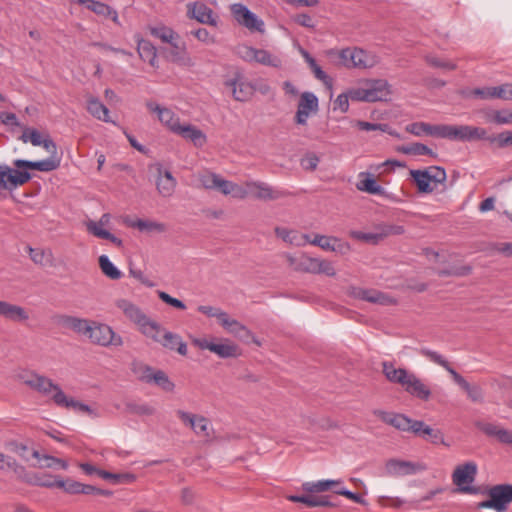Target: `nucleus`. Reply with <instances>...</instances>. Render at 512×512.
Returning <instances> with one entry per match:
<instances>
[{
  "instance_id": "nucleus-1",
  "label": "nucleus",
  "mask_w": 512,
  "mask_h": 512,
  "mask_svg": "<svg viewBox=\"0 0 512 512\" xmlns=\"http://www.w3.org/2000/svg\"><path fill=\"white\" fill-rule=\"evenodd\" d=\"M386 380L400 385L407 393L420 400L427 401L431 397L430 388L414 373L404 368H395L386 363Z\"/></svg>"
},
{
  "instance_id": "nucleus-2",
  "label": "nucleus",
  "mask_w": 512,
  "mask_h": 512,
  "mask_svg": "<svg viewBox=\"0 0 512 512\" xmlns=\"http://www.w3.org/2000/svg\"><path fill=\"white\" fill-rule=\"evenodd\" d=\"M420 353L449 372L454 382L466 392L467 397L472 402L482 403L484 401L482 388L477 384H470L462 375L451 367L449 362L442 355L427 348H422Z\"/></svg>"
},
{
  "instance_id": "nucleus-3",
  "label": "nucleus",
  "mask_w": 512,
  "mask_h": 512,
  "mask_svg": "<svg viewBox=\"0 0 512 512\" xmlns=\"http://www.w3.org/2000/svg\"><path fill=\"white\" fill-rule=\"evenodd\" d=\"M488 499L477 504L478 509H493L497 512L507 510L512 502V484H498L487 490Z\"/></svg>"
},
{
  "instance_id": "nucleus-4",
  "label": "nucleus",
  "mask_w": 512,
  "mask_h": 512,
  "mask_svg": "<svg viewBox=\"0 0 512 512\" xmlns=\"http://www.w3.org/2000/svg\"><path fill=\"white\" fill-rule=\"evenodd\" d=\"M485 137V129L469 125L441 124L440 138L452 141H477Z\"/></svg>"
},
{
  "instance_id": "nucleus-5",
  "label": "nucleus",
  "mask_w": 512,
  "mask_h": 512,
  "mask_svg": "<svg viewBox=\"0 0 512 512\" xmlns=\"http://www.w3.org/2000/svg\"><path fill=\"white\" fill-rule=\"evenodd\" d=\"M116 306L122 310L125 316L135 323L140 332L145 336L151 335L156 329V322L151 320L138 306L126 299H119Z\"/></svg>"
},
{
  "instance_id": "nucleus-6",
  "label": "nucleus",
  "mask_w": 512,
  "mask_h": 512,
  "mask_svg": "<svg viewBox=\"0 0 512 512\" xmlns=\"http://www.w3.org/2000/svg\"><path fill=\"white\" fill-rule=\"evenodd\" d=\"M25 168H11L8 165H0V188L12 191L29 182L32 175Z\"/></svg>"
},
{
  "instance_id": "nucleus-7",
  "label": "nucleus",
  "mask_w": 512,
  "mask_h": 512,
  "mask_svg": "<svg viewBox=\"0 0 512 512\" xmlns=\"http://www.w3.org/2000/svg\"><path fill=\"white\" fill-rule=\"evenodd\" d=\"M87 337L95 344L101 346H121L123 345L122 337L116 334L113 329L106 324H90V330Z\"/></svg>"
},
{
  "instance_id": "nucleus-8",
  "label": "nucleus",
  "mask_w": 512,
  "mask_h": 512,
  "mask_svg": "<svg viewBox=\"0 0 512 512\" xmlns=\"http://www.w3.org/2000/svg\"><path fill=\"white\" fill-rule=\"evenodd\" d=\"M477 474V465L474 462H466L465 464L458 465L453 474L452 480L455 485L460 487V491L464 493L474 494L476 488L469 486L474 482Z\"/></svg>"
},
{
  "instance_id": "nucleus-9",
  "label": "nucleus",
  "mask_w": 512,
  "mask_h": 512,
  "mask_svg": "<svg viewBox=\"0 0 512 512\" xmlns=\"http://www.w3.org/2000/svg\"><path fill=\"white\" fill-rule=\"evenodd\" d=\"M146 337L160 343L167 349L177 350L180 355L184 356L187 354V345L181 340V337L178 334L166 331L157 322L155 331Z\"/></svg>"
},
{
  "instance_id": "nucleus-10",
  "label": "nucleus",
  "mask_w": 512,
  "mask_h": 512,
  "mask_svg": "<svg viewBox=\"0 0 512 512\" xmlns=\"http://www.w3.org/2000/svg\"><path fill=\"white\" fill-rule=\"evenodd\" d=\"M230 10L233 17L240 25L246 27L250 31H264V22L245 5L235 3L231 5Z\"/></svg>"
},
{
  "instance_id": "nucleus-11",
  "label": "nucleus",
  "mask_w": 512,
  "mask_h": 512,
  "mask_svg": "<svg viewBox=\"0 0 512 512\" xmlns=\"http://www.w3.org/2000/svg\"><path fill=\"white\" fill-rule=\"evenodd\" d=\"M246 187L249 188L250 197L261 201H273L287 195L286 192L275 189L262 181H246Z\"/></svg>"
},
{
  "instance_id": "nucleus-12",
  "label": "nucleus",
  "mask_w": 512,
  "mask_h": 512,
  "mask_svg": "<svg viewBox=\"0 0 512 512\" xmlns=\"http://www.w3.org/2000/svg\"><path fill=\"white\" fill-rule=\"evenodd\" d=\"M424 470H426V465L420 462H412L396 458L386 461V474L390 476L400 477L414 475Z\"/></svg>"
},
{
  "instance_id": "nucleus-13",
  "label": "nucleus",
  "mask_w": 512,
  "mask_h": 512,
  "mask_svg": "<svg viewBox=\"0 0 512 512\" xmlns=\"http://www.w3.org/2000/svg\"><path fill=\"white\" fill-rule=\"evenodd\" d=\"M19 377L24 384L44 395H48L51 391L57 394L59 390H62L57 384H54L51 379L37 373L27 372L21 374Z\"/></svg>"
},
{
  "instance_id": "nucleus-14",
  "label": "nucleus",
  "mask_w": 512,
  "mask_h": 512,
  "mask_svg": "<svg viewBox=\"0 0 512 512\" xmlns=\"http://www.w3.org/2000/svg\"><path fill=\"white\" fill-rule=\"evenodd\" d=\"M187 17L195 19L201 24H207L216 27L218 24L217 17L214 12L206 4L202 2H191L187 4Z\"/></svg>"
},
{
  "instance_id": "nucleus-15",
  "label": "nucleus",
  "mask_w": 512,
  "mask_h": 512,
  "mask_svg": "<svg viewBox=\"0 0 512 512\" xmlns=\"http://www.w3.org/2000/svg\"><path fill=\"white\" fill-rule=\"evenodd\" d=\"M110 220L111 215L109 213H104L98 222L90 220L86 223L87 231L95 237L108 240L116 246L121 247L123 245L122 240L110 233L108 230L102 228L103 226L109 225Z\"/></svg>"
},
{
  "instance_id": "nucleus-16",
  "label": "nucleus",
  "mask_w": 512,
  "mask_h": 512,
  "mask_svg": "<svg viewBox=\"0 0 512 512\" xmlns=\"http://www.w3.org/2000/svg\"><path fill=\"white\" fill-rule=\"evenodd\" d=\"M338 63L347 68H365L366 54L361 49L345 48L338 52Z\"/></svg>"
},
{
  "instance_id": "nucleus-17",
  "label": "nucleus",
  "mask_w": 512,
  "mask_h": 512,
  "mask_svg": "<svg viewBox=\"0 0 512 512\" xmlns=\"http://www.w3.org/2000/svg\"><path fill=\"white\" fill-rule=\"evenodd\" d=\"M224 84L231 89L233 98L239 102L248 101L254 92L253 86L244 81L240 75H236L233 79L226 80Z\"/></svg>"
},
{
  "instance_id": "nucleus-18",
  "label": "nucleus",
  "mask_w": 512,
  "mask_h": 512,
  "mask_svg": "<svg viewBox=\"0 0 512 512\" xmlns=\"http://www.w3.org/2000/svg\"><path fill=\"white\" fill-rule=\"evenodd\" d=\"M54 323L62 328L70 329L76 333L87 336L90 330V322L75 316L59 314L53 317Z\"/></svg>"
},
{
  "instance_id": "nucleus-19",
  "label": "nucleus",
  "mask_w": 512,
  "mask_h": 512,
  "mask_svg": "<svg viewBox=\"0 0 512 512\" xmlns=\"http://www.w3.org/2000/svg\"><path fill=\"white\" fill-rule=\"evenodd\" d=\"M471 95L481 99L498 98L502 100H512V84H503L496 87L475 88Z\"/></svg>"
},
{
  "instance_id": "nucleus-20",
  "label": "nucleus",
  "mask_w": 512,
  "mask_h": 512,
  "mask_svg": "<svg viewBox=\"0 0 512 512\" xmlns=\"http://www.w3.org/2000/svg\"><path fill=\"white\" fill-rule=\"evenodd\" d=\"M52 399L58 406L73 409L79 413H86L94 418L99 416V414L87 404L73 398H68L62 390H59L57 394H54Z\"/></svg>"
},
{
  "instance_id": "nucleus-21",
  "label": "nucleus",
  "mask_w": 512,
  "mask_h": 512,
  "mask_svg": "<svg viewBox=\"0 0 512 512\" xmlns=\"http://www.w3.org/2000/svg\"><path fill=\"white\" fill-rule=\"evenodd\" d=\"M14 167L38 170L41 172H50L56 170L60 166L59 157H49L40 161H30L24 159H16L13 161Z\"/></svg>"
},
{
  "instance_id": "nucleus-22",
  "label": "nucleus",
  "mask_w": 512,
  "mask_h": 512,
  "mask_svg": "<svg viewBox=\"0 0 512 512\" xmlns=\"http://www.w3.org/2000/svg\"><path fill=\"white\" fill-rule=\"evenodd\" d=\"M141 369L143 370L142 375H140L141 380L147 383L154 382L167 392H171L174 389V383L169 380L165 372L161 370L154 372L149 366H141Z\"/></svg>"
},
{
  "instance_id": "nucleus-23",
  "label": "nucleus",
  "mask_w": 512,
  "mask_h": 512,
  "mask_svg": "<svg viewBox=\"0 0 512 512\" xmlns=\"http://www.w3.org/2000/svg\"><path fill=\"white\" fill-rule=\"evenodd\" d=\"M386 423L403 432L418 433L419 427H422V421L413 420L403 414L386 415Z\"/></svg>"
},
{
  "instance_id": "nucleus-24",
  "label": "nucleus",
  "mask_w": 512,
  "mask_h": 512,
  "mask_svg": "<svg viewBox=\"0 0 512 512\" xmlns=\"http://www.w3.org/2000/svg\"><path fill=\"white\" fill-rule=\"evenodd\" d=\"M287 499L291 502L295 503H303L308 507H333L336 506L335 503H333L330 500V496H317L313 493H308L304 495H289L287 496Z\"/></svg>"
},
{
  "instance_id": "nucleus-25",
  "label": "nucleus",
  "mask_w": 512,
  "mask_h": 512,
  "mask_svg": "<svg viewBox=\"0 0 512 512\" xmlns=\"http://www.w3.org/2000/svg\"><path fill=\"white\" fill-rule=\"evenodd\" d=\"M476 427L487 436L496 437L503 444H512V431L487 422H477Z\"/></svg>"
},
{
  "instance_id": "nucleus-26",
  "label": "nucleus",
  "mask_w": 512,
  "mask_h": 512,
  "mask_svg": "<svg viewBox=\"0 0 512 512\" xmlns=\"http://www.w3.org/2000/svg\"><path fill=\"white\" fill-rule=\"evenodd\" d=\"M406 131L418 137L428 135L440 138L441 124L433 125L426 122H414L406 126Z\"/></svg>"
},
{
  "instance_id": "nucleus-27",
  "label": "nucleus",
  "mask_w": 512,
  "mask_h": 512,
  "mask_svg": "<svg viewBox=\"0 0 512 512\" xmlns=\"http://www.w3.org/2000/svg\"><path fill=\"white\" fill-rule=\"evenodd\" d=\"M176 129H178V131L175 134L182 136L186 140L192 141L196 147H202L206 143L205 134L191 124H184Z\"/></svg>"
},
{
  "instance_id": "nucleus-28",
  "label": "nucleus",
  "mask_w": 512,
  "mask_h": 512,
  "mask_svg": "<svg viewBox=\"0 0 512 512\" xmlns=\"http://www.w3.org/2000/svg\"><path fill=\"white\" fill-rule=\"evenodd\" d=\"M289 266L297 272L313 273V261L314 257H310L307 254H300L293 256L290 254L285 255Z\"/></svg>"
},
{
  "instance_id": "nucleus-29",
  "label": "nucleus",
  "mask_w": 512,
  "mask_h": 512,
  "mask_svg": "<svg viewBox=\"0 0 512 512\" xmlns=\"http://www.w3.org/2000/svg\"><path fill=\"white\" fill-rule=\"evenodd\" d=\"M347 94L352 101L375 102L382 100L383 92L381 89L352 88Z\"/></svg>"
},
{
  "instance_id": "nucleus-30",
  "label": "nucleus",
  "mask_w": 512,
  "mask_h": 512,
  "mask_svg": "<svg viewBox=\"0 0 512 512\" xmlns=\"http://www.w3.org/2000/svg\"><path fill=\"white\" fill-rule=\"evenodd\" d=\"M159 177L156 182V187L158 192L163 197H170L175 190L176 187V179L172 176L170 171H165L162 175L161 168H158Z\"/></svg>"
},
{
  "instance_id": "nucleus-31",
  "label": "nucleus",
  "mask_w": 512,
  "mask_h": 512,
  "mask_svg": "<svg viewBox=\"0 0 512 512\" xmlns=\"http://www.w3.org/2000/svg\"><path fill=\"white\" fill-rule=\"evenodd\" d=\"M137 51L143 61H147L152 67L157 65V50L156 47L149 41L143 38H137Z\"/></svg>"
},
{
  "instance_id": "nucleus-32",
  "label": "nucleus",
  "mask_w": 512,
  "mask_h": 512,
  "mask_svg": "<svg viewBox=\"0 0 512 512\" xmlns=\"http://www.w3.org/2000/svg\"><path fill=\"white\" fill-rule=\"evenodd\" d=\"M0 316L11 321H26L29 318L27 311L23 307L6 301L2 302Z\"/></svg>"
},
{
  "instance_id": "nucleus-33",
  "label": "nucleus",
  "mask_w": 512,
  "mask_h": 512,
  "mask_svg": "<svg viewBox=\"0 0 512 512\" xmlns=\"http://www.w3.org/2000/svg\"><path fill=\"white\" fill-rule=\"evenodd\" d=\"M349 294L354 298L365 300L371 303L382 304L384 301V295L373 289H363L360 287H351Z\"/></svg>"
},
{
  "instance_id": "nucleus-34",
  "label": "nucleus",
  "mask_w": 512,
  "mask_h": 512,
  "mask_svg": "<svg viewBox=\"0 0 512 512\" xmlns=\"http://www.w3.org/2000/svg\"><path fill=\"white\" fill-rule=\"evenodd\" d=\"M89 10L105 19L110 18L114 23L119 24L118 13L109 5L96 0L89 2Z\"/></svg>"
},
{
  "instance_id": "nucleus-35",
  "label": "nucleus",
  "mask_w": 512,
  "mask_h": 512,
  "mask_svg": "<svg viewBox=\"0 0 512 512\" xmlns=\"http://www.w3.org/2000/svg\"><path fill=\"white\" fill-rule=\"evenodd\" d=\"M88 112L98 120L110 122L109 109L98 98L91 97L87 102Z\"/></svg>"
},
{
  "instance_id": "nucleus-36",
  "label": "nucleus",
  "mask_w": 512,
  "mask_h": 512,
  "mask_svg": "<svg viewBox=\"0 0 512 512\" xmlns=\"http://www.w3.org/2000/svg\"><path fill=\"white\" fill-rule=\"evenodd\" d=\"M210 351L218 355L220 358H234L239 355V347L228 341L222 343H213Z\"/></svg>"
},
{
  "instance_id": "nucleus-37",
  "label": "nucleus",
  "mask_w": 512,
  "mask_h": 512,
  "mask_svg": "<svg viewBox=\"0 0 512 512\" xmlns=\"http://www.w3.org/2000/svg\"><path fill=\"white\" fill-rule=\"evenodd\" d=\"M148 29L153 37L159 38L163 43L169 44L173 43L175 40H179V35L168 26H149Z\"/></svg>"
},
{
  "instance_id": "nucleus-38",
  "label": "nucleus",
  "mask_w": 512,
  "mask_h": 512,
  "mask_svg": "<svg viewBox=\"0 0 512 512\" xmlns=\"http://www.w3.org/2000/svg\"><path fill=\"white\" fill-rule=\"evenodd\" d=\"M410 174L421 193H431L435 189L432 185L429 174L425 170H411Z\"/></svg>"
},
{
  "instance_id": "nucleus-39",
  "label": "nucleus",
  "mask_w": 512,
  "mask_h": 512,
  "mask_svg": "<svg viewBox=\"0 0 512 512\" xmlns=\"http://www.w3.org/2000/svg\"><path fill=\"white\" fill-rule=\"evenodd\" d=\"M7 470L13 471L16 478L24 483L31 485L35 473H30L26 468L19 464L13 457L7 462Z\"/></svg>"
},
{
  "instance_id": "nucleus-40",
  "label": "nucleus",
  "mask_w": 512,
  "mask_h": 512,
  "mask_svg": "<svg viewBox=\"0 0 512 512\" xmlns=\"http://www.w3.org/2000/svg\"><path fill=\"white\" fill-rule=\"evenodd\" d=\"M99 267L102 273L112 279L119 280L122 277V272L110 261L107 255H101L98 259Z\"/></svg>"
},
{
  "instance_id": "nucleus-41",
  "label": "nucleus",
  "mask_w": 512,
  "mask_h": 512,
  "mask_svg": "<svg viewBox=\"0 0 512 512\" xmlns=\"http://www.w3.org/2000/svg\"><path fill=\"white\" fill-rule=\"evenodd\" d=\"M172 49L169 51L168 58L171 62L176 63L178 65H188L190 62L189 57L187 56L185 47H181L178 44V40L173 41V43H169Z\"/></svg>"
},
{
  "instance_id": "nucleus-42",
  "label": "nucleus",
  "mask_w": 512,
  "mask_h": 512,
  "mask_svg": "<svg viewBox=\"0 0 512 512\" xmlns=\"http://www.w3.org/2000/svg\"><path fill=\"white\" fill-rule=\"evenodd\" d=\"M340 480H319L317 482H305L302 488L307 493H320L329 490L332 486L339 485Z\"/></svg>"
},
{
  "instance_id": "nucleus-43",
  "label": "nucleus",
  "mask_w": 512,
  "mask_h": 512,
  "mask_svg": "<svg viewBox=\"0 0 512 512\" xmlns=\"http://www.w3.org/2000/svg\"><path fill=\"white\" fill-rule=\"evenodd\" d=\"M482 140L488 141L491 146L497 149L511 147L510 131H503L496 135H488L485 130V137Z\"/></svg>"
},
{
  "instance_id": "nucleus-44",
  "label": "nucleus",
  "mask_w": 512,
  "mask_h": 512,
  "mask_svg": "<svg viewBox=\"0 0 512 512\" xmlns=\"http://www.w3.org/2000/svg\"><path fill=\"white\" fill-rule=\"evenodd\" d=\"M298 108L309 113H316L319 108L317 96L312 92H303L300 96Z\"/></svg>"
},
{
  "instance_id": "nucleus-45",
  "label": "nucleus",
  "mask_w": 512,
  "mask_h": 512,
  "mask_svg": "<svg viewBox=\"0 0 512 512\" xmlns=\"http://www.w3.org/2000/svg\"><path fill=\"white\" fill-rule=\"evenodd\" d=\"M415 435L421 436L433 444L444 443V437L442 432L438 429L431 428L430 426L426 425L423 421L422 427H419L418 433H415Z\"/></svg>"
},
{
  "instance_id": "nucleus-46",
  "label": "nucleus",
  "mask_w": 512,
  "mask_h": 512,
  "mask_svg": "<svg viewBox=\"0 0 512 512\" xmlns=\"http://www.w3.org/2000/svg\"><path fill=\"white\" fill-rule=\"evenodd\" d=\"M254 62L276 68L281 66V60L264 49H256V56Z\"/></svg>"
},
{
  "instance_id": "nucleus-47",
  "label": "nucleus",
  "mask_w": 512,
  "mask_h": 512,
  "mask_svg": "<svg viewBox=\"0 0 512 512\" xmlns=\"http://www.w3.org/2000/svg\"><path fill=\"white\" fill-rule=\"evenodd\" d=\"M100 477L114 484L133 483L136 480V476L132 473H111L105 470L100 472Z\"/></svg>"
},
{
  "instance_id": "nucleus-48",
  "label": "nucleus",
  "mask_w": 512,
  "mask_h": 512,
  "mask_svg": "<svg viewBox=\"0 0 512 512\" xmlns=\"http://www.w3.org/2000/svg\"><path fill=\"white\" fill-rule=\"evenodd\" d=\"M159 120L165 124L173 133H176L182 124L179 122V118L168 108H164L163 111H159Z\"/></svg>"
},
{
  "instance_id": "nucleus-49",
  "label": "nucleus",
  "mask_w": 512,
  "mask_h": 512,
  "mask_svg": "<svg viewBox=\"0 0 512 512\" xmlns=\"http://www.w3.org/2000/svg\"><path fill=\"white\" fill-rule=\"evenodd\" d=\"M60 476H52L50 474L38 475L35 474L31 485L45 487V488H58V482L61 481Z\"/></svg>"
},
{
  "instance_id": "nucleus-50",
  "label": "nucleus",
  "mask_w": 512,
  "mask_h": 512,
  "mask_svg": "<svg viewBox=\"0 0 512 512\" xmlns=\"http://www.w3.org/2000/svg\"><path fill=\"white\" fill-rule=\"evenodd\" d=\"M472 267L469 265L463 266H452L450 268L438 269L436 273L440 277L446 276H454V277H463L467 276L471 273Z\"/></svg>"
},
{
  "instance_id": "nucleus-51",
  "label": "nucleus",
  "mask_w": 512,
  "mask_h": 512,
  "mask_svg": "<svg viewBox=\"0 0 512 512\" xmlns=\"http://www.w3.org/2000/svg\"><path fill=\"white\" fill-rule=\"evenodd\" d=\"M313 273L312 274H324L327 276H335L336 271L332 264V262L328 260H321L319 258H314L313 261Z\"/></svg>"
},
{
  "instance_id": "nucleus-52",
  "label": "nucleus",
  "mask_w": 512,
  "mask_h": 512,
  "mask_svg": "<svg viewBox=\"0 0 512 512\" xmlns=\"http://www.w3.org/2000/svg\"><path fill=\"white\" fill-rule=\"evenodd\" d=\"M125 410H126V412H128L130 414H135V415H139V416L152 415L155 412V409L153 407L149 406L148 404L137 403V402H132V401L127 402L125 404Z\"/></svg>"
},
{
  "instance_id": "nucleus-53",
  "label": "nucleus",
  "mask_w": 512,
  "mask_h": 512,
  "mask_svg": "<svg viewBox=\"0 0 512 512\" xmlns=\"http://www.w3.org/2000/svg\"><path fill=\"white\" fill-rule=\"evenodd\" d=\"M487 120L498 125L512 124V110H494L488 115Z\"/></svg>"
},
{
  "instance_id": "nucleus-54",
  "label": "nucleus",
  "mask_w": 512,
  "mask_h": 512,
  "mask_svg": "<svg viewBox=\"0 0 512 512\" xmlns=\"http://www.w3.org/2000/svg\"><path fill=\"white\" fill-rule=\"evenodd\" d=\"M305 61L308 63L309 67L311 68L312 72L314 73V76L323 82H327L328 76L327 74L321 69V67L316 63V60L305 50L301 51Z\"/></svg>"
},
{
  "instance_id": "nucleus-55",
  "label": "nucleus",
  "mask_w": 512,
  "mask_h": 512,
  "mask_svg": "<svg viewBox=\"0 0 512 512\" xmlns=\"http://www.w3.org/2000/svg\"><path fill=\"white\" fill-rule=\"evenodd\" d=\"M133 227L138 228L140 231H157V232H163L165 231V225L158 222L148 221V220H142L138 219L136 222L132 224Z\"/></svg>"
},
{
  "instance_id": "nucleus-56",
  "label": "nucleus",
  "mask_w": 512,
  "mask_h": 512,
  "mask_svg": "<svg viewBox=\"0 0 512 512\" xmlns=\"http://www.w3.org/2000/svg\"><path fill=\"white\" fill-rule=\"evenodd\" d=\"M425 171L429 174L430 181L434 187L446 181V172L442 167L432 166Z\"/></svg>"
},
{
  "instance_id": "nucleus-57",
  "label": "nucleus",
  "mask_w": 512,
  "mask_h": 512,
  "mask_svg": "<svg viewBox=\"0 0 512 512\" xmlns=\"http://www.w3.org/2000/svg\"><path fill=\"white\" fill-rule=\"evenodd\" d=\"M82 483L75 481L71 478H67L66 480L62 479L58 482V488L63 489L64 492L72 495H77L81 493Z\"/></svg>"
},
{
  "instance_id": "nucleus-58",
  "label": "nucleus",
  "mask_w": 512,
  "mask_h": 512,
  "mask_svg": "<svg viewBox=\"0 0 512 512\" xmlns=\"http://www.w3.org/2000/svg\"><path fill=\"white\" fill-rule=\"evenodd\" d=\"M357 188L359 190H362V191H365V192H368L371 194L381 192V187L377 184L376 180L371 176H367L363 180H361L357 184Z\"/></svg>"
},
{
  "instance_id": "nucleus-59",
  "label": "nucleus",
  "mask_w": 512,
  "mask_h": 512,
  "mask_svg": "<svg viewBox=\"0 0 512 512\" xmlns=\"http://www.w3.org/2000/svg\"><path fill=\"white\" fill-rule=\"evenodd\" d=\"M209 421L204 416L198 415L196 420L194 421V425L191 426V429L200 436L208 437L209 436Z\"/></svg>"
},
{
  "instance_id": "nucleus-60",
  "label": "nucleus",
  "mask_w": 512,
  "mask_h": 512,
  "mask_svg": "<svg viewBox=\"0 0 512 512\" xmlns=\"http://www.w3.org/2000/svg\"><path fill=\"white\" fill-rule=\"evenodd\" d=\"M219 179V175L212 173V172H204L203 174H200L199 181L201 185L205 189L213 190L217 187V181Z\"/></svg>"
},
{
  "instance_id": "nucleus-61",
  "label": "nucleus",
  "mask_w": 512,
  "mask_h": 512,
  "mask_svg": "<svg viewBox=\"0 0 512 512\" xmlns=\"http://www.w3.org/2000/svg\"><path fill=\"white\" fill-rule=\"evenodd\" d=\"M43 462L44 463L41 466L45 468L59 467L63 470L68 468V464L65 460L50 455H43Z\"/></svg>"
},
{
  "instance_id": "nucleus-62",
  "label": "nucleus",
  "mask_w": 512,
  "mask_h": 512,
  "mask_svg": "<svg viewBox=\"0 0 512 512\" xmlns=\"http://www.w3.org/2000/svg\"><path fill=\"white\" fill-rule=\"evenodd\" d=\"M226 330L237 337L243 338L249 335V330L239 321L232 319Z\"/></svg>"
},
{
  "instance_id": "nucleus-63",
  "label": "nucleus",
  "mask_w": 512,
  "mask_h": 512,
  "mask_svg": "<svg viewBox=\"0 0 512 512\" xmlns=\"http://www.w3.org/2000/svg\"><path fill=\"white\" fill-rule=\"evenodd\" d=\"M319 158L314 153H308L301 159V166L304 170L314 171L319 163Z\"/></svg>"
},
{
  "instance_id": "nucleus-64",
  "label": "nucleus",
  "mask_w": 512,
  "mask_h": 512,
  "mask_svg": "<svg viewBox=\"0 0 512 512\" xmlns=\"http://www.w3.org/2000/svg\"><path fill=\"white\" fill-rule=\"evenodd\" d=\"M426 62L429 65L436 67V68H444L447 70H455L456 69V64H454L450 61H446V60L434 57V56H427Z\"/></svg>"
}]
</instances>
